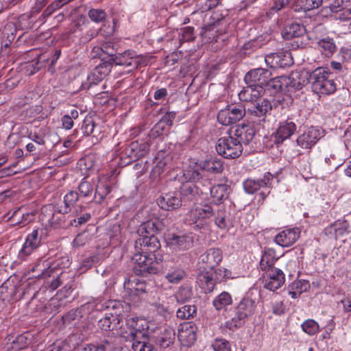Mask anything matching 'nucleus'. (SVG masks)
<instances>
[{"instance_id":"f257e3e1","label":"nucleus","mask_w":351,"mask_h":351,"mask_svg":"<svg viewBox=\"0 0 351 351\" xmlns=\"http://www.w3.org/2000/svg\"><path fill=\"white\" fill-rule=\"evenodd\" d=\"M309 82L313 91L319 95H330L337 90V84L330 78V73L326 68L319 67L315 69L309 74Z\"/></svg>"},{"instance_id":"f03ea898","label":"nucleus","mask_w":351,"mask_h":351,"mask_svg":"<svg viewBox=\"0 0 351 351\" xmlns=\"http://www.w3.org/2000/svg\"><path fill=\"white\" fill-rule=\"evenodd\" d=\"M256 308L254 300L248 295L243 297L235 308V315L226 322V326L230 330L240 327L247 317L254 313Z\"/></svg>"},{"instance_id":"7ed1b4c3","label":"nucleus","mask_w":351,"mask_h":351,"mask_svg":"<svg viewBox=\"0 0 351 351\" xmlns=\"http://www.w3.org/2000/svg\"><path fill=\"white\" fill-rule=\"evenodd\" d=\"M155 258V254H146L140 252L136 253L132 258L134 272L138 276L145 277L158 273V263Z\"/></svg>"},{"instance_id":"20e7f679","label":"nucleus","mask_w":351,"mask_h":351,"mask_svg":"<svg viewBox=\"0 0 351 351\" xmlns=\"http://www.w3.org/2000/svg\"><path fill=\"white\" fill-rule=\"evenodd\" d=\"M215 149L218 154L229 159L239 157L243 152V146L241 145V142L235 138L232 134L219 138Z\"/></svg>"},{"instance_id":"39448f33","label":"nucleus","mask_w":351,"mask_h":351,"mask_svg":"<svg viewBox=\"0 0 351 351\" xmlns=\"http://www.w3.org/2000/svg\"><path fill=\"white\" fill-rule=\"evenodd\" d=\"M43 230L35 229L29 233L25 240L21 249L18 254V259L24 261L34 253L41 245L43 239Z\"/></svg>"},{"instance_id":"423d86ee","label":"nucleus","mask_w":351,"mask_h":351,"mask_svg":"<svg viewBox=\"0 0 351 351\" xmlns=\"http://www.w3.org/2000/svg\"><path fill=\"white\" fill-rule=\"evenodd\" d=\"M124 289L130 300L137 304L147 298L148 286L144 281L136 278L128 280L124 282Z\"/></svg>"},{"instance_id":"0eeeda50","label":"nucleus","mask_w":351,"mask_h":351,"mask_svg":"<svg viewBox=\"0 0 351 351\" xmlns=\"http://www.w3.org/2000/svg\"><path fill=\"white\" fill-rule=\"evenodd\" d=\"M215 208L210 205L204 204L197 206L190 211L189 221L193 224V229L201 230L206 226L205 219L213 215Z\"/></svg>"},{"instance_id":"6e6552de","label":"nucleus","mask_w":351,"mask_h":351,"mask_svg":"<svg viewBox=\"0 0 351 351\" xmlns=\"http://www.w3.org/2000/svg\"><path fill=\"white\" fill-rule=\"evenodd\" d=\"M245 114V110L241 106L228 105L219 110L217 114L218 122L223 125L234 124L242 119Z\"/></svg>"},{"instance_id":"1a4fd4ad","label":"nucleus","mask_w":351,"mask_h":351,"mask_svg":"<svg viewBox=\"0 0 351 351\" xmlns=\"http://www.w3.org/2000/svg\"><path fill=\"white\" fill-rule=\"evenodd\" d=\"M167 245L173 251L186 250L192 247L193 237L191 234H169L166 237Z\"/></svg>"},{"instance_id":"9d476101","label":"nucleus","mask_w":351,"mask_h":351,"mask_svg":"<svg viewBox=\"0 0 351 351\" xmlns=\"http://www.w3.org/2000/svg\"><path fill=\"white\" fill-rule=\"evenodd\" d=\"M270 70L263 68L252 69L248 71L244 77L246 84H252L258 88H264L271 79Z\"/></svg>"},{"instance_id":"9b49d317","label":"nucleus","mask_w":351,"mask_h":351,"mask_svg":"<svg viewBox=\"0 0 351 351\" xmlns=\"http://www.w3.org/2000/svg\"><path fill=\"white\" fill-rule=\"evenodd\" d=\"M323 136L324 130L312 126L298 136L296 143L302 149H311Z\"/></svg>"},{"instance_id":"f8f14e48","label":"nucleus","mask_w":351,"mask_h":351,"mask_svg":"<svg viewBox=\"0 0 351 351\" xmlns=\"http://www.w3.org/2000/svg\"><path fill=\"white\" fill-rule=\"evenodd\" d=\"M295 123L290 119L280 121L275 133L271 136V141L279 145L290 138L296 131Z\"/></svg>"},{"instance_id":"ddd939ff","label":"nucleus","mask_w":351,"mask_h":351,"mask_svg":"<svg viewBox=\"0 0 351 351\" xmlns=\"http://www.w3.org/2000/svg\"><path fill=\"white\" fill-rule=\"evenodd\" d=\"M265 272L264 287L271 291H275L285 283V276L283 271L278 269H271Z\"/></svg>"},{"instance_id":"4468645a","label":"nucleus","mask_w":351,"mask_h":351,"mask_svg":"<svg viewBox=\"0 0 351 351\" xmlns=\"http://www.w3.org/2000/svg\"><path fill=\"white\" fill-rule=\"evenodd\" d=\"M265 61L271 68H285L293 63L291 53L287 51L268 54L265 56Z\"/></svg>"},{"instance_id":"2eb2a0df","label":"nucleus","mask_w":351,"mask_h":351,"mask_svg":"<svg viewBox=\"0 0 351 351\" xmlns=\"http://www.w3.org/2000/svg\"><path fill=\"white\" fill-rule=\"evenodd\" d=\"M182 197L177 191L164 193L157 199L158 205L165 210H173L178 208L182 206Z\"/></svg>"},{"instance_id":"dca6fc26","label":"nucleus","mask_w":351,"mask_h":351,"mask_svg":"<svg viewBox=\"0 0 351 351\" xmlns=\"http://www.w3.org/2000/svg\"><path fill=\"white\" fill-rule=\"evenodd\" d=\"M256 132L254 128L248 124H240L236 126L234 129L230 130L229 134L241 142L242 144H249L254 138Z\"/></svg>"},{"instance_id":"f3484780","label":"nucleus","mask_w":351,"mask_h":351,"mask_svg":"<svg viewBox=\"0 0 351 351\" xmlns=\"http://www.w3.org/2000/svg\"><path fill=\"white\" fill-rule=\"evenodd\" d=\"M172 160V156L169 153L164 150L159 151L154 158L155 165L152 169L151 177L154 180L158 179L160 174L169 167Z\"/></svg>"},{"instance_id":"a211bd4d","label":"nucleus","mask_w":351,"mask_h":351,"mask_svg":"<svg viewBox=\"0 0 351 351\" xmlns=\"http://www.w3.org/2000/svg\"><path fill=\"white\" fill-rule=\"evenodd\" d=\"M138 247L140 252L154 254L160 247V243L156 236H144L136 241V248L138 250Z\"/></svg>"},{"instance_id":"6ab92c4d","label":"nucleus","mask_w":351,"mask_h":351,"mask_svg":"<svg viewBox=\"0 0 351 351\" xmlns=\"http://www.w3.org/2000/svg\"><path fill=\"white\" fill-rule=\"evenodd\" d=\"M143 322V320H140L136 322V326L134 328L136 330V333L134 334L133 332H131V335H134V342L132 343V348L134 351H156L154 346L145 341H138L136 339L138 338V335L139 336H147V331H145V328L143 324L139 325L138 328V322Z\"/></svg>"},{"instance_id":"aec40b11","label":"nucleus","mask_w":351,"mask_h":351,"mask_svg":"<svg viewBox=\"0 0 351 351\" xmlns=\"http://www.w3.org/2000/svg\"><path fill=\"white\" fill-rule=\"evenodd\" d=\"M273 180V176L270 173L264 175L263 179H247L243 182V188L246 193L253 194L261 189L268 188Z\"/></svg>"},{"instance_id":"412c9836","label":"nucleus","mask_w":351,"mask_h":351,"mask_svg":"<svg viewBox=\"0 0 351 351\" xmlns=\"http://www.w3.org/2000/svg\"><path fill=\"white\" fill-rule=\"evenodd\" d=\"M222 252L219 248H210L202 254L199 260L205 264V269L213 270L222 261Z\"/></svg>"},{"instance_id":"4be33fe9","label":"nucleus","mask_w":351,"mask_h":351,"mask_svg":"<svg viewBox=\"0 0 351 351\" xmlns=\"http://www.w3.org/2000/svg\"><path fill=\"white\" fill-rule=\"evenodd\" d=\"M309 81L308 73H292L289 77H285L286 90L301 89Z\"/></svg>"},{"instance_id":"5701e85b","label":"nucleus","mask_w":351,"mask_h":351,"mask_svg":"<svg viewBox=\"0 0 351 351\" xmlns=\"http://www.w3.org/2000/svg\"><path fill=\"white\" fill-rule=\"evenodd\" d=\"M300 237V232L298 229L289 228L280 232L275 237L276 244L283 247H287L292 245Z\"/></svg>"},{"instance_id":"b1692460","label":"nucleus","mask_w":351,"mask_h":351,"mask_svg":"<svg viewBox=\"0 0 351 351\" xmlns=\"http://www.w3.org/2000/svg\"><path fill=\"white\" fill-rule=\"evenodd\" d=\"M149 145L147 143H139L132 142L125 148V154L131 160H136L144 157L149 152Z\"/></svg>"},{"instance_id":"393cba45","label":"nucleus","mask_w":351,"mask_h":351,"mask_svg":"<svg viewBox=\"0 0 351 351\" xmlns=\"http://www.w3.org/2000/svg\"><path fill=\"white\" fill-rule=\"evenodd\" d=\"M196 282L204 293L212 292L217 284L214 279L213 271H200L197 276Z\"/></svg>"},{"instance_id":"a878e982","label":"nucleus","mask_w":351,"mask_h":351,"mask_svg":"<svg viewBox=\"0 0 351 351\" xmlns=\"http://www.w3.org/2000/svg\"><path fill=\"white\" fill-rule=\"evenodd\" d=\"M163 228L162 223L157 218L151 219L142 223L137 230L141 237L155 236Z\"/></svg>"},{"instance_id":"bb28decb","label":"nucleus","mask_w":351,"mask_h":351,"mask_svg":"<svg viewBox=\"0 0 351 351\" xmlns=\"http://www.w3.org/2000/svg\"><path fill=\"white\" fill-rule=\"evenodd\" d=\"M265 93L264 88L252 86V84H247L242 90L239 93V97L241 101L251 102L257 101Z\"/></svg>"},{"instance_id":"cd10ccee","label":"nucleus","mask_w":351,"mask_h":351,"mask_svg":"<svg viewBox=\"0 0 351 351\" xmlns=\"http://www.w3.org/2000/svg\"><path fill=\"white\" fill-rule=\"evenodd\" d=\"M272 110V105L269 100L263 99L249 108L247 112L252 116L258 117L260 121H264L267 114Z\"/></svg>"},{"instance_id":"c85d7f7f","label":"nucleus","mask_w":351,"mask_h":351,"mask_svg":"<svg viewBox=\"0 0 351 351\" xmlns=\"http://www.w3.org/2000/svg\"><path fill=\"white\" fill-rule=\"evenodd\" d=\"M278 260V257L276 256L275 250L272 248L265 249L259 262V268L263 271L275 269L276 267H274V264Z\"/></svg>"},{"instance_id":"c756f323","label":"nucleus","mask_w":351,"mask_h":351,"mask_svg":"<svg viewBox=\"0 0 351 351\" xmlns=\"http://www.w3.org/2000/svg\"><path fill=\"white\" fill-rule=\"evenodd\" d=\"M196 332L195 327L191 323L182 325L178 330V338L186 346H191L196 341Z\"/></svg>"},{"instance_id":"7c9ffc66","label":"nucleus","mask_w":351,"mask_h":351,"mask_svg":"<svg viewBox=\"0 0 351 351\" xmlns=\"http://www.w3.org/2000/svg\"><path fill=\"white\" fill-rule=\"evenodd\" d=\"M203 170L195 169L191 167L186 169L183 172V176L186 182H195V185L199 186H208L210 184V181L207 179H202Z\"/></svg>"},{"instance_id":"2f4dec72","label":"nucleus","mask_w":351,"mask_h":351,"mask_svg":"<svg viewBox=\"0 0 351 351\" xmlns=\"http://www.w3.org/2000/svg\"><path fill=\"white\" fill-rule=\"evenodd\" d=\"M199 190H200L202 193H206V191L200 189V186L195 185L191 182H186L183 183L180 187V192H179V193L180 194V197H182V199H186L188 201H192L196 195L198 194Z\"/></svg>"},{"instance_id":"473e14b6","label":"nucleus","mask_w":351,"mask_h":351,"mask_svg":"<svg viewBox=\"0 0 351 351\" xmlns=\"http://www.w3.org/2000/svg\"><path fill=\"white\" fill-rule=\"evenodd\" d=\"M215 223L221 229H229L233 226L232 220L229 213L223 209L215 210Z\"/></svg>"},{"instance_id":"72a5a7b5","label":"nucleus","mask_w":351,"mask_h":351,"mask_svg":"<svg viewBox=\"0 0 351 351\" xmlns=\"http://www.w3.org/2000/svg\"><path fill=\"white\" fill-rule=\"evenodd\" d=\"M326 0H295V12H307L318 8L321 5H325Z\"/></svg>"},{"instance_id":"f704fd0d","label":"nucleus","mask_w":351,"mask_h":351,"mask_svg":"<svg viewBox=\"0 0 351 351\" xmlns=\"http://www.w3.org/2000/svg\"><path fill=\"white\" fill-rule=\"evenodd\" d=\"M304 27L297 23L287 25L282 32V37L289 40L295 37H299L304 33Z\"/></svg>"},{"instance_id":"c9c22d12","label":"nucleus","mask_w":351,"mask_h":351,"mask_svg":"<svg viewBox=\"0 0 351 351\" xmlns=\"http://www.w3.org/2000/svg\"><path fill=\"white\" fill-rule=\"evenodd\" d=\"M99 327L104 330H114L119 328V319L117 315L106 313L99 321Z\"/></svg>"},{"instance_id":"e433bc0d","label":"nucleus","mask_w":351,"mask_h":351,"mask_svg":"<svg viewBox=\"0 0 351 351\" xmlns=\"http://www.w3.org/2000/svg\"><path fill=\"white\" fill-rule=\"evenodd\" d=\"M78 199L79 195L77 192L70 191L64 197V206L58 208V212L63 215L69 213Z\"/></svg>"},{"instance_id":"4c0bfd02","label":"nucleus","mask_w":351,"mask_h":351,"mask_svg":"<svg viewBox=\"0 0 351 351\" xmlns=\"http://www.w3.org/2000/svg\"><path fill=\"white\" fill-rule=\"evenodd\" d=\"M208 189L213 200L219 202L228 197L229 186L226 184H219L208 187Z\"/></svg>"},{"instance_id":"58836bf2","label":"nucleus","mask_w":351,"mask_h":351,"mask_svg":"<svg viewBox=\"0 0 351 351\" xmlns=\"http://www.w3.org/2000/svg\"><path fill=\"white\" fill-rule=\"evenodd\" d=\"M113 62L118 65L125 66L126 67H131L134 61V51H125L123 53L116 54L114 58H111Z\"/></svg>"},{"instance_id":"ea45409f","label":"nucleus","mask_w":351,"mask_h":351,"mask_svg":"<svg viewBox=\"0 0 351 351\" xmlns=\"http://www.w3.org/2000/svg\"><path fill=\"white\" fill-rule=\"evenodd\" d=\"M232 303V296L226 291H223L213 300V305L217 311L224 309Z\"/></svg>"},{"instance_id":"a19ab883","label":"nucleus","mask_w":351,"mask_h":351,"mask_svg":"<svg viewBox=\"0 0 351 351\" xmlns=\"http://www.w3.org/2000/svg\"><path fill=\"white\" fill-rule=\"evenodd\" d=\"M317 46L321 53L326 57L331 56L336 49V45L332 38H325L318 41Z\"/></svg>"},{"instance_id":"79ce46f5","label":"nucleus","mask_w":351,"mask_h":351,"mask_svg":"<svg viewBox=\"0 0 351 351\" xmlns=\"http://www.w3.org/2000/svg\"><path fill=\"white\" fill-rule=\"evenodd\" d=\"M103 69V66H97L95 71L88 75L86 82L82 84L84 88L90 89L93 86L98 84L101 81L103 76L101 70Z\"/></svg>"},{"instance_id":"37998d69","label":"nucleus","mask_w":351,"mask_h":351,"mask_svg":"<svg viewBox=\"0 0 351 351\" xmlns=\"http://www.w3.org/2000/svg\"><path fill=\"white\" fill-rule=\"evenodd\" d=\"M152 308L154 311L161 316L164 319H167L170 317V312L169 306L167 302L160 299L158 301L154 302L151 304Z\"/></svg>"},{"instance_id":"c03bdc74","label":"nucleus","mask_w":351,"mask_h":351,"mask_svg":"<svg viewBox=\"0 0 351 351\" xmlns=\"http://www.w3.org/2000/svg\"><path fill=\"white\" fill-rule=\"evenodd\" d=\"M268 89H272L275 91H285L286 90V83L285 77L280 76L276 77H272L269 82L265 85Z\"/></svg>"},{"instance_id":"a18cd8bd","label":"nucleus","mask_w":351,"mask_h":351,"mask_svg":"<svg viewBox=\"0 0 351 351\" xmlns=\"http://www.w3.org/2000/svg\"><path fill=\"white\" fill-rule=\"evenodd\" d=\"M203 168L213 173H219L223 170V165L220 159L213 158L204 162Z\"/></svg>"},{"instance_id":"49530a36","label":"nucleus","mask_w":351,"mask_h":351,"mask_svg":"<svg viewBox=\"0 0 351 351\" xmlns=\"http://www.w3.org/2000/svg\"><path fill=\"white\" fill-rule=\"evenodd\" d=\"M197 313V307L194 305H184L178 308L177 317L182 319H189L193 317Z\"/></svg>"},{"instance_id":"de8ad7c7","label":"nucleus","mask_w":351,"mask_h":351,"mask_svg":"<svg viewBox=\"0 0 351 351\" xmlns=\"http://www.w3.org/2000/svg\"><path fill=\"white\" fill-rule=\"evenodd\" d=\"M110 192V187L106 183L100 182L96 189L94 195L93 200L96 203H101L103 199L108 195Z\"/></svg>"},{"instance_id":"09e8293b","label":"nucleus","mask_w":351,"mask_h":351,"mask_svg":"<svg viewBox=\"0 0 351 351\" xmlns=\"http://www.w3.org/2000/svg\"><path fill=\"white\" fill-rule=\"evenodd\" d=\"M290 2L291 0H275L266 12L267 16L271 18L276 13L287 7Z\"/></svg>"},{"instance_id":"8fccbe9b","label":"nucleus","mask_w":351,"mask_h":351,"mask_svg":"<svg viewBox=\"0 0 351 351\" xmlns=\"http://www.w3.org/2000/svg\"><path fill=\"white\" fill-rule=\"evenodd\" d=\"M88 16L92 21L99 23L106 20L107 14L105 10L102 9L92 8L88 10Z\"/></svg>"},{"instance_id":"3c124183","label":"nucleus","mask_w":351,"mask_h":351,"mask_svg":"<svg viewBox=\"0 0 351 351\" xmlns=\"http://www.w3.org/2000/svg\"><path fill=\"white\" fill-rule=\"evenodd\" d=\"M185 276V272L183 269H176L171 271L168 272L165 275L166 279L170 283L178 284Z\"/></svg>"},{"instance_id":"603ef678","label":"nucleus","mask_w":351,"mask_h":351,"mask_svg":"<svg viewBox=\"0 0 351 351\" xmlns=\"http://www.w3.org/2000/svg\"><path fill=\"white\" fill-rule=\"evenodd\" d=\"M301 327L303 331L309 335H313L319 330V324L313 319L306 320Z\"/></svg>"},{"instance_id":"864d4df0","label":"nucleus","mask_w":351,"mask_h":351,"mask_svg":"<svg viewBox=\"0 0 351 351\" xmlns=\"http://www.w3.org/2000/svg\"><path fill=\"white\" fill-rule=\"evenodd\" d=\"M193 296L191 288L188 287H182L179 289L176 294V298L179 302H185L191 299Z\"/></svg>"},{"instance_id":"5fc2aeb1","label":"nucleus","mask_w":351,"mask_h":351,"mask_svg":"<svg viewBox=\"0 0 351 351\" xmlns=\"http://www.w3.org/2000/svg\"><path fill=\"white\" fill-rule=\"evenodd\" d=\"M114 348V346L109 340H105L103 344L99 346L88 345L84 348V351H111Z\"/></svg>"},{"instance_id":"6e6d98bb","label":"nucleus","mask_w":351,"mask_h":351,"mask_svg":"<svg viewBox=\"0 0 351 351\" xmlns=\"http://www.w3.org/2000/svg\"><path fill=\"white\" fill-rule=\"evenodd\" d=\"M34 270L42 271L40 276L45 278L51 276L54 268L51 267L49 262L45 261L43 263H38L34 268Z\"/></svg>"},{"instance_id":"4d7b16f0","label":"nucleus","mask_w":351,"mask_h":351,"mask_svg":"<svg viewBox=\"0 0 351 351\" xmlns=\"http://www.w3.org/2000/svg\"><path fill=\"white\" fill-rule=\"evenodd\" d=\"M194 38V28L192 27H185L179 33V39L182 42L192 41Z\"/></svg>"},{"instance_id":"13d9d810","label":"nucleus","mask_w":351,"mask_h":351,"mask_svg":"<svg viewBox=\"0 0 351 351\" xmlns=\"http://www.w3.org/2000/svg\"><path fill=\"white\" fill-rule=\"evenodd\" d=\"M212 347L214 351H232L229 341L224 339H215Z\"/></svg>"},{"instance_id":"bf43d9fd","label":"nucleus","mask_w":351,"mask_h":351,"mask_svg":"<svg viewBox=\"0 0 351 351\" xmlns=\"http://www.w3.org/2000/svg\"><path fill=\"white\" fill-rule=\"evenodd\" d=\"M93 189V184L91 182L86 180L85 179H83V180L80 182V184L78 186V190L81 195L84 196V197H88L90 195H91Z\"/></svg>"},{"instance_id":"052dcab7","label":"nucleus","mask_w":351,"mask_h":351,"mask_svg":"<svg viewBox=\"0 0 351 351\" xmlns=\"http://www.w3.org/2000/svg\"><path fill=\"white\" fill-rule=\"evenodd\" d=\"M232 272L226 268H219L217 270L213 271V276L215 282H219L225 279L230 278Z\"/></svg>"},{"instance_id":"680f3d73","label":"nucleus","mask_w":351,"mask_h":351,"mask_svg":"<svg viewBox=\"0 0 351 351\" xmlns=\"http://www.w3.org/2000/svg\"><path fill=\"white\" fill-rule=\"evenodd\" d=\"M292 289L298 291L300 294L306 291L310 288L308 281L304 280H295L291 285Z\"/></svg>"},{"instance_id":"e2e57ef3","label":"nucleus","mask_w":351,"mask_h":351,"mask_svg":"<svg viewBox=\"0 0 351 351\" xmlns=\"http://www.w3.org/2000/svg\"><path fill=\"white\" fill-rule=\"evenodd\" d=\"M326 3L324 5V8H328L331 12H337V11L343 9L345 5L344 0H334L332 2H330L329 0H326Z\"/></svg>"},{"instance_id":"0e129e2a","label":"nucleus","mask_w":351,"mask_h":351,"mask_svg":"<svg viewBox=\"0 0 351 351\" xmlns=\"http://www.w3.org/2000/svg\"><path fill=\"white\" fill-rule=\"evenodd\" d=\"M270 307L274 315H280L285 313V306L282 301H271L270 303Z\"/></svg>"},{"instance_id":"69168bd1","label":"nucleus","mask_w":351,"mask_h":351,"mask_svg":"<svg viewBox=\"0 0 351 351\" xmlns=\"http://www.w3.org/2000/svg\"><path fill=\"white\" fill-rule=\"evenodd\" d=\"M69 274L66 272H61L56 278L50 284V288L52 290L56 289L61 285H63L66 280H69Z\"/></svg>"},{"instance_id":"338daca9","label":"nucleus","mask_w":351,"mask_h":351,"mask_svg":"<svg viewBox=\"0 0 351 351\" xmlns=\"http://www.w3.org/2000/svg\"><path fill=\"white\" fill-rule=\"evenodd\" d=\"M334 16L336 20H339L341 22H346L351 20V8L350 9H342L337 12H335Z\"/></svg>"},{"instance_id":"774afa93","label":"nucleus","mask_w":351,"mask_h":351,"mask_svg":"<svg viewBox=\"0 0 351 351\" xmlns=\"http://www.w3.org/2000/svg\"><path fill=\"white\" fill-rule=\"evenodd\" d=\"M95 123L91 119H86L84 121L82 129L84 134L90 136L94 133Z\"/></svg>"}]
</instances>
